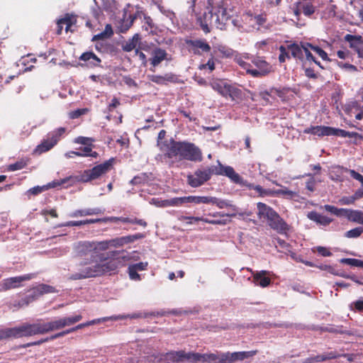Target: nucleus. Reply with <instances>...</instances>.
<instances>
[{"label":"nucleus","instance_id":"f257e3e1","mask_svg":"<svg viewBox=\"0 0 363 363\" xmlns=\"http://www.w3.org/2000/svg\"><path fill=\"white\" fill-rule=\"evenodd\" d=\"M99 241H84L78 244L76 252L80 258L88 257L86 260L79 262L82 267L79 272L69 276L70 280L84 279L101 276L106 273L115 271L118 267V262L114 259L108 261L109 257L118 255L120 251L101 252Z\"/></svg>","mask_w":363,"mask_h":363},{"label":"nucleus","instance_id":"f03ea898","mask_svg":"<svg viewBox=\"0 0 363 363\" xmlns=\"http://www.w3.org/2000/svg\"><path fill=\"white\" fill-rule=\"evenodd\" d=\"M165 158H178L179 160H186L191 162H201L203 159L201 150L194 143L176 141L171 138L161 147Z\"/></svg>","mask_w":363,"mask_h":363},{"label":"nucleus","instance_id":"7ed1b4c3","mask_svg":"<svg viewBox=\"0 0 363 363\" xmlns=\"http://www.w3.org/2000/svg\"><path fill=\"white\" fill-rule=\"evenodd\" d=\"M257 208L258 218L267 220L272 229L279 234H286L289 231V225L271 206L264 203L258 202Z\"/></svg>","mask_w":363,"mask_h":363},{"label":"nucleus","instance_id":"20e7f679","mask_svg":"<svg viewBox=\"0 0 363 363\" xmlns=\"http://www.w3.org/2000/svg\"><path fill=\"white\" fill-rule=\"evenodd\" d=\"M6 330L8 339L11 337L18 338L44 334L43 325L41 322H37L33 324L23 323L18 327L6 328Z\"/></svg>","mask_w":363,"mask_h":363},{"label":"nucleus","instance_id":"39448f33","mask_svg":"<svg viewBox=\"0 0 363 363\" xmlns=\"http://www.w3.org/2000/svg\"><path fill=\"white\" fill-rule=\"evenodd\" d=\"M212 89L225 98H230L232 101L240 99L242 91L237 86L228 84L223 80H215L211 83Z\"/></svg>","mask_w":363,"mask_h":363},{"label":"nucleus","instance_id":"423d86ee","mask_svg":"<svg viewBox=\"0 0 363 363\" xmlns=\"http://www.w3.org/2000/svg\"><path fill=\"white\" fill-rule=\"evenodd\" d=\"M114 160L115 159L112 157L105 161L104 163L94 166L90 169L84 170L81 174V181L83 182H89L99 179L112 169Z\"/></svg>","mask_w":363,"mask_h":363},{"label":"nucleus","instance_id":"0eeeda50","mask_svg":"<svg viewBox=\"0 0 363 363\" xmlns=\"http://www.w3.org/2000/svg\"><path fill=\"white\" fill-rule=\"evenodd\" d=\"M65 128H58L47 135V138L44 139L40 144H39L35 152L38 154L48 152L51 150L60 140V137L65 133Z\"/></svg>","mask_w":363,"mask_h":363},{"label":"nucleus","instance_id":"6e6552de","mask_svg":"<svg viewBox=\"0 0 363 363\" xmlns=\"http://www.w3.org/2000/svg\"><path fill=\"white\" fill-rule=\"evenodd\" d=\"M207 168L210 172L211 177L213 174L223 175L228 177L235 184H241L242 183V178L235 172L232 167L223 166L219 161L218 165Z\"/></svg>","mask_w":363,"mask_h":363},{"label":"nucleus","instance_id":"1a4fd4ad","mask_svg":"<svg viewBox=\"0 0 363 363\" xmlns=\"http://www.w3.org/2000/svg\"><path fill=\"white\" fill-rule=\"evenodd\" d=\"M212 10L215 16L214 26L218 29L225 30L231 18L230 11L224 6L223 2L214 6Z\"/></svg>","mask_w":363,"mask_h":363},{"label":"nucleus","instance_id":"9d476101","mask_svg":"<svg viewBox=\"0 0 363 363\" xmlns=\"http://www.w3.org/2000/svg\"><path fill=\"white\" fill-rule=\"evenodd\" d=\"M287 50L290 52L292 57L304 62L308 59H313V54L306 43L301 42L300 44L294 43L287 45Z\"/></svg>","mask_w":363,"mask_h":363},{"label":"nucleus","instance_id":"9b49d317","mask_svg":"<svg viewBox=\"0 0 363 363\" xmlns=\"http://www.w3.org/2000/svg\"><path fill=\"white\" fill-rule=\"evenodd\" d=\"M57 292V290L54 286L45 284H39L33 289L31 294L26 296L19 302V305L21 306H28L30 303L34 301L44 294H54Z\"/></svg>","mask_w":363,"mask_h":363},{"label":"nucleus","instance_id":"f8f14e48","mask_svg":"<svg viewBox=\"0 0 363 363\" xmlns=\"http://www.w3.org/2000/svg\"><path fill=\"white\" fill-rule=\"evenodd\" d=\"M210 172L208 168L204 169H198L193 174L187 175L188 184L194 188L202 186L206 182L211 179Z\"/></svg>","mask_w":363,"mask_h":363},{"label":"nucleus","instance_id":"ddd939ff","mask_svg":"<svg viewBox=\"0 0 363 363\" xmlns=\"http://www.w3.org/2000/svg\"><path fill=\"white\" fill-rule=\"evenodd\" d=\"M36 276L35 274H27L22 276L13 277L2 280L0 284L2 291H8L12 289L18 288L21 286V283L25 281H29Z\"/></svg>","mask_w":363,"mask_h":363},{"label":"nucleus","instance_id":"4468645a","mask_svg":"<svg viewBox=\"0 0 363 363\" xmlns=\"http://www.w3.org/2000/svg\"><path fill=\"white\" fill-rule=\"evenodd\" d=\"M185 43L189 52L196 55H201L203 52H209L211 50L210 45L205 39H186Z\"/></svg>","mask_w":363,"mask_h":363},{"label":"nucleus","instance_id":"2eb2a0df","mask_svg":"<svg viewBox=\"0 0 363 363\" xmlns=\"http://www.w3.org/2000/svg\"><path fill=\"white\" fill-rule=\"evenodd\" d=\"M257 353V350L225 352L221 363H235L237 361H243L245 359L252 357Z\"/></svg>","mask_w":363,"mask_h":363},{"label":"nucleus","instance_id":"dca6fc26","mask_svg":"<svg viewBox=\"0 0 363 363\" xmlns=\"http://www.w3.org/2000/svg\"><path fill=\"white\" fill-rule=\"evenodd\" d=\"M193 352H186L183 350L172 351L164 354V359L168 363H182L185 361L193 363Z\"/></svg>","mask_w":363,"mask_h":363},{"label":"nucleus","instance_id":"f3484780","mask_svg":"<svg viewBox=\"0 0 363 363\" xmlns=\"http://www.w3.org/2000/svg\"><path fill=\"white\" fill-rule=\"evenodd\" d=\"M186 203H194L196 204L199 203H211L215 204L219 208H222L224 206L225 202L220 201L216 197L213 196H186Z\"/></svg>","mask_w":363,"mask_h":363},{"label":"nucleus","instance_id":"a211bd4d","mask_svg":"<svg viewBox=\"0 0 363 363\" xmlns=\"http://www.w3.org/2000/svg\"><path fill=\"white\" fill-rule=\"evenodd\" d=\"M193 363L199 362L206 363H221V359L223 358V353H206L200 354L193 352Z\"/></svg>","mask_w":363,"mask_h":363},{"label":"nucleus","instance_id":"6ab92c4d","mask_svg":"<svg viewBox=\"0 0 363 363\" xmlns=\"http://www.w3.org/2000/svg\"><path fill=\"white\" fill-rule=\"evenodd\" d=\"M214 20L215 16L212 9L208 12L205 11L202 16H199L196 18L197 23L206 34L211 32L210 26H214Z\"/></svg>","mask_w":363,"mask_h":363},{"label":"nucleus","instance_id":"aec40b11","mask_svg":"<svg viewBox=\"0 0 363 363\" xmlns=\"http://www.w3.org/2000/svg\"><path fill=\"white\" fill-rule=\"evenodd\" d=\"M252 63L258 68L251 72V76L254 77H262L266 76L271 71V66L265 60L260 57L255 58Z\"/></svg>","mask_w":363,"mask_h":363},{"label":"nucleus","instance_id":"412c9836","mask_svg":"<svg viewBox=\"0 0 363 363\" xmlns=\"http://www.w3.org/2000/svg\"><path fill=\"white\" fill-rule=\"evenodd\" d=\"M80 61L84 62V65L89 68L100 67L101 60L93 52H85L79 57Z\"/></svg>","mask_w":363,"mask_h":363},{"label":"nucleus","instance_id":"4be33fe9","mask_svg":"<svg viewBox=\"0 0 363 363\" xmlns=\"http://www.w3.org/2000/svg\"><path fill=\"white\" fill-rule=\"evenodd\" d=\"M271 272L267 270L256 271L254 274L253 283L255 285L265 288L270 285L272 281L269 277Z\"/></svg>","mask_w":363,"mask_h":363},{"label":"nucleus","instance_id":"5701e85b","mask_svg":"<svg viewBox=\"0 0 363 363\" xmlns=\"http://www.w3.org/2000/svg\"><path fill=\"white\" fill-rule=\"evenodd\" d=\"M333 127L325 125L310 126L303 130L306 134H311L318 137L332 135Z\"/></svg>","mask_w":363,"mask_h":363},{"label":"nucleus","instance_id":"b1692460","mask_svg":"<svg viewBox=\"0 0 363 363\" xmlns=\"http://www.w3.org/2000/svg\"><path fill=\"white\" fill-rule=\"evenodd\" d=\"M136 18L135 15H127V12H124L123 18L118 22L117 30L119 33H125L133 26Z\"/></svg>","mask_w":363,"mask_h":363},{"label":"nucleus","instance_id":"393cba45","mask_svg":"<svg viewBox=\"0 0 363 363\" xmlns=\"http://www.w3.org/2000/svg\"><path fill=\"white\" fill-rule=\"evenodd\" d=\"M104 213V210L100 208H85L76 210L69 214L72 218L83 217L86 216L99 215Z\"/></svg>","mask_w":363,"mask_h":363},{"label":"nucleus","instance_id":"a878e982","mask_svg":"<svg viewBox=\"0 0 363 363\" xmlns=\"http://www.w3.org/2000/svg\"><path fill=\"white\" fill-rule=\"evenodd\" d=\"M152 57L150 59L151 65L156 67L160 65L164 60L166 59L167 52L160 48H156L152 52Z\"/></svg>","mask_w":363,"mask_h":363},{"label":"nucleus","instance_id":"bb28decb","mask_svg":"<svg viewBox=\"0 0 363 363\" xmlns=\"http://www.w3.org/2000/svg\"><path fill=\"white\" fill-rule=\"evenodd\" d=\"M307 217L310 220L315 221L317 223H319L320 225H322L324 226L328 225L333 221L332 218H330L328 216H323V215L317 213L316 211L309 212L307 215Z\"/></svg>","mask_w":363,"mask_h":363},{"label":"nucleus","instance_id":"cd10ccee","mask_svg":"<svg viewBox=\"0 0 363 363\" xmlns=\"http://www.w3.org/2000/svg\"><path fill=\"white\" fill-rule=\"evenodd\" d=\"M91 146V145H88L84 147H80L78 151H70L69 154H75V156L77 157H91L97 158L99 153L96 151H93Z\"/></svg>","mask_w":363,"mask_h":363},{"label":"nucleus","instance_id":"c85d7f7f","mask_svg":"<svg viewBox=\"0 0 363 363\" xmlns=\"http://www.w3.org/2000/svg\"><path fill=\"white\" fill-rule=\"evenodd\" d=\"M140 36L138 33H135L132 38L128 39L122 45V49L125 52H131L138 48Z\"/></svg>","mask_w":363,"mask_h":363},{"label":"nucleus","instance_id":"c756f323","mask_svg":"<svg viewBox=\"0 0 363 363\" xmlns=\"http://www.w3.org/2000/svg\"><path fill=\"white\" fill-rule=\"evenodd\" d=\"M345 218L350 221L363 225V211H362L347 209L345 211Z\"/></svg>","mask_w":363,"mask_h":363},{"label":"nucleus","instance_id":"7c9ffc66","mask_svg":"<svg viewBox=\"0 0 363 363\" xmlns=\"http://www.w3.org/2000/svg\"><path fill=\"white\" fill-rule=\"evenodd\" d=\"M340 168L345 172H349L350 176L353 179L360 182L361 186L356 190V196H363V176L354 169H348L347 167H341Z\"/></svg>","mask_w":363,"mask_h":363},{"label":"nucleus","instance_id":"2f4dec72","mask_svg":"<svg viewBox=\"0 0 363 363\" xmlns=\"http://www.w3.org/2000/svg\"><path fill=\"white\" fill-rule=\"evenodd\" d=\"M59 185H60V182L53 181L52 182L48 183L46 185L34 186L30 189L27 193L29 194H32L33 196H36L45 191H47L52 188H55Z\"/></svg>","mask_w":363,"mask_h":363},{"label":"nucleus","instance_id":"473e14b6","mask_svg":"<svg viewBox=\"0 0 363 363\" xmlns=\"http://www.w3.org/2000/svg\"><path fill=\"white\" fill-rule=\"evenodd\" d=\"M101 250L102 252L108 250L110 247H123L122 241L121 237L116 238L111 240H106L103 241H99Z\"/></svg>","mask_w":363,"mask_h":363},{"label":"nucleus","instance_id":"72a5a7b5","mask_svg":"<svg viewBox=\"0 0 363 363\" xmlns=\"http://www.w3.org/2000/svg\"><path fill=\"white\" fill-rule=\"evenodd\" d=\"M175 76L172 73L162 75H152L150 77V80L157 84H166L167 82H174Z\"/></svg>","mask_w":363,"mask_h":363},{"label":"nucleus","instance_id":"f704fd0d","mask_svg":"<svg viewBox=\"0 0 363 363\" xmlns=\"http://www.w3.org/2000/svg\"><path fill=\"white\" fill-rule=\"evenodd\" d=\"M44 334L50 331L60 330L64 328L62 318L55 320L50 322L43 323Z\"/></svg>","mask_w":363,"mask_h":363},{"label":"nucleus","instance_id":"c9c22d12","mask_svg":"<svg viewBox=\"0 0 363 363\" xmlns=\"http://www.w3.org/2000/svg\"><path fill=\"white\" fill-rule=\"evenodd\" d=\"M120 220L124 223H132L146 227L147 223L145 220L138 218H130L128 217H110V221H118Z\"/></svg>","mask_w":363,"mask_h":363},{"label":"nucleus","instance_id":"e433bc0d","mask_svg":"<svg viewBox=\"0 0 363 363\" xmlns=\"http://www.w3.org/2000/svg\"><path fill=\"white\" fill-rule=\"evenodd\" d=\"M346 354H340L336 351H331L329 352H325L321 354L315 355V361L316 362H324L328 360L337 359L341 356H345Z\"/></svg>","mask_w":363,"mask_h":363},{"label":"nucleus","instance_id":"4c0bfd02","mask_svg":"<svg viewBox=\"0 0 363 363\" xmlns=\"http://www.w3.org/2000/svg\"><path fill=\"white\" fill-rule=\"evenodd\" d=\"M179 220H189L187 222L188 224H191L193 221L197 222V221H203L206 223H211V224H219L220 223L218 220H208L207 218H204L203 217H194V216H182L179 218Z\"/></svg>","mask_w":363,"mask_h":363},{"label":"nucleus","instance_id":"58836bf2","mask_svg":"<svg viewBox=\"0 0 363 363\" xmlns=\"http://www.w3.org/2000/svg\"><path fill=\"white\" fill-rule=\"evenodd\" d=\"M306 45L309 48V50L311 52L313 50L320 57H321L322 60L328 62H330L331 60L329 58L327 52L324 51L321 48L313 45L312 44L309 43H306Z\"/></svg>","mask_w":363,"mask_h":363},{"label":"nucleus","instance_id":"ea45409f","mask_svg":"<svg viewBox=\"0 0 363 363\" xmlns=\"http://www.w3.org/2000/svg\"><path fill=\"white\" fill-rule=\"evenodd\" d=\"M149 182V176L147 173H141L135 176L130 182L132 185L145 184Z\"/></svg>","mask_w":363,"mask_h":363},{"label":"nucleus","instance_id":"a19ab883","mask_svg":"<svg viewBox=\"0 0 363 363\" xmlns=\"http://www.w3.org/2000/svg\"><path fill=\"white\" fill-rule=\"evenodd\" d=\"M28 162V159H21L15 163L9 164L7 169L11 172L22 169L27 166Z\"/></svg>","mask_w":363,"mask_h":363},{"label":"nucleus","instance_id":"79ce46f5","mask_svg":"<svg viewBox=\"0 0 363 363\" xmlns=\"http://www.w3.org/2000/svg\"><path fill=\"white\" fill-rule=\"evenodd\" d=\"M144 237H145L144 234L139 233H136L134 235L123 236V237H121V241H122V245L123 246L126 244L132 243V242H135V240L142 239Z\"/></svg>","mask_w":363,"mask_h":363},{"label":"nucleus","instance_id":"37998d69","mask_svg":"<svg viewBox=\"0 0 363 363\" xmlns=\"http://www.w3.org/2000/svg\"><path fill=\"white\" fill-rule=\"evenodd\" d=\"M64 328L66 326L72 325L82 319V315L79 314L71 317H63L61 318Z\"/></svg>","mask_w":363,"mask_h":363},{"label":"nucleus","instance_id":"c03bdc74","mask_svg":"<svg viewBox=\"0 0 363 363\" xmlns=\"http://www.w3.org/2000/svg\"><path fill=\"white\" fill-rule=\"evenodd\" d=\"M311 1V0L304 2L302 4V11L303 14L308 17H310L315 11V7L313 5Z\"/></svg>","mask_w":363,"mask_h":363},{"label":"nucleus","instance_id":"a18cd8bd","mask_svg":"<svg viewBox=\"0 0 363 363\" xmlns=\"http://www.w3.org/2000/svg\"><path fill=\"white\" fill-rule=\"evenodd\" d=\"M325 209L337 216H345V211H347V208H337L334 206L330 205H325Z\"/></svg>","mask_w":363,"mask_h":363},{"label":"nucleus","instance_id":"49530a36","mask_svg":"<svg viewBox=\"0 0 363 363\" xmlns=\"http://www.w3.org/2000/svg\"><path fill=\"white\" fill-rule=\"evenodd\" d=\"M290 91L291 89L289 87H273L271 89V93L276 94L279 98L282 99H285Z\"/></svg>","mask_w":363,"mask_h":363},{"label":"nucleus","instance_id":"de8ad7c7","mask_svg":"<svg viewBox=\"0 0 363 363\" xmlns=\"http://www.w3.org/2000/svg\"><path fill=\"white\" fill-rule=\"evenodd\" d=\"M363 233L362 227H357L351 229L345 233V236L348 238H356L359 237Z\"/></svg>","mask_w":363,"mask_h":363},{"label":"nucleus","instance_id":"09e8293b","mask_svg":"<svg viewBox=\"0 0 363 363\" xmlns=\"http://www.w3.org/2000/svg\"><path fill=\"white\" fill-rule=\"evenodd\" d=\"M341 263L347 264L350 266L362 267H363V261L358 259L354 258H343L341 259Z\"/></svg>","mask_w":363,"mask_h":363},{"label":"nucleus","instance_id":"8fccbe9b","mask_svg":"<svg viewBox=\"0 0 363 363\" xmlns=\"http://www.w3.org/2000/svg\"><path fill=\"white\" fill-rule=\"evenodd\" d=\"M280 51V55L279 56V60L281 63H283L286 61V59H290L291 56L289 55V50H287V48L284 47V45H281L279 48Z\"/></svg>","mask_w":363,"mask_h":363},{"label":"nucleus","instance_id":"3c124183","mask_svg":"<svg viewBox=\"0 0 363 363\" xmlns=\"http://www.w3.org/2000/svg\"><path fill=\"white\" fill-rule=\"evenodd\" d=\"M186 196L183 197H175L170 199L169 201V206H179L183 203H186Z\"/></svg>","mask_w":363,"mask_h":363},{"label":"nucleus","instance_id":"603ef678","mask_svg":"<svg viewBox=\"0 0 363 363\" xmlns=\"http://www.w3.org/2000/svg\"><path fill=\"white\" fill-rule=\"evenodd\" d=\"M88 112L87 108H78L77 110L70 111L69 113V117L72 119L78 118L82 115H84Z\"/></svg>","mask_w":363,"mask_h":363},{"label":"nucleus","instance_id":"864d4df0","mask_svg":"<svg viewBox=\"0 0 363 363\" xmlns=\"http://www.w3.org/2000/svg\"><path fill=\"white\" fill-rule=\"evenodd\" d=\"M362 198H363V196H356V191H355L352 196L343 197L342 199V201L343 204L350 205V204L354 203L356 200L360 199Z\"/></svg>","mask_w":363,"mask_h":363},{"label":"nucleus","instance_id":"5fc2aeb1","mask_svg":"<svg viewBox=\"0 0 363 363\" xmlns=\"http://www.w3.org/2000/svg\"><path fill=\"white\" fill-rule=\"evenodd\" d=\"M73 23H74V22H73L72 18L68 16L58 20V24L65 25V26H66L65 30L67 32L69 30V28L73 25Z\"/></svg>","mask_w":363,"mask_h":363},{"label":"nucleus","instance_id":"6e6d98bb","mask_svg":"<svg viewBox=\"0 0 363 363\" xmlns=\"http://www.w3.org/2000/svg\"><path fill=\"white\" fill-rule=\"evenodd\" d=\"M101 8L106 11H112L114 5V0H100Z\"/></svg>","mask_w":363,"mask_h":363},{"label":"nucleus","instance_id":"4d7b16f0","mask_svg":"<svg viewBox=\"0 0 363 363\" xmlns=\"http://www.w3.org/2000/svg\"><path fill=\"white\" fill-rule=\"evenodd\" d=\"M84 225V220H70L65 223L60 224V227H74V226H82Z\"/></svg>","mask_w":363,"mask_h":363},{"label":"nucleus","instance_id":"13d9d810","mask_svg":"<svg viewBox=\"0 0 363 363\" xmlns=\"http://www.w3.org/2000/svg\"><path fill=\"white\" fill-rule=\"evenodd\" d=\"M100 322H101V319L92 320L88 321L86 323H80V324L77 325V326L74 327L73 329H74V331H76V330L82 329L84 327L94 325V324L99 323Z\"/></svg>","mask_w":363,"mask_h":363},{"label":"nucleus","instance_id":"bf43d9fd","mask_svg":"<svg viewBox=\"0 0 363 363\" xmlns=\"http://www.w3.org/2000/svg\"><path fill=\"white\" fill-rule=\"evenodd\" d=\"M352 308L359 313L363 312V300H357L351 304Z\"/></svg>","mask_w":363,"mask_h":363},{"label":"nucleus","instance_id":"052dcab7","mask_svg":"<svg viewBox=\"0 0 363 363\" xmlns=\"http://www.w3.org/2000/svg\"><path fill=\"white\" fill-rule=\"evenodd\" d=\"M128 274L130 279L135 281L140 280V276L138 273V271L133 268L130 265L128 267Z\"/></svg>","mask_w":363,"mask_h":363},{"label":"nucleus","instance_id":"680f3d73","mask_svg":"<svg viewBox=\"0 0 363 363\" xmlns=\"http://www.w3.org/2000/svg\"><path fill=\"white\" fill-rule=\"evenodd\" d=\"M332 135L340 136L342 138H346L349 135V131H346L340 128H332Z\"/></svg>","mask_w":363,"mask_h":363},{"label":"nucleus","instance_id":"e2e57ef3","mask_svg":"<svg viewBox=\"0 0 363 363\" xmlns=\"http://www.w3.org/2000/svg\"><path fill=\"white\" fill-rule=\"evenodd\" d=\"M165 136H166V131L164 130H161L159 132L158 136H157V146L160 147V150H161V147L163 145L164 143L169 142V140L162 141V140L165 138Z\"/></svg>","mask_w":363,"mask_h":363},{"label":"nucleus","instance_id":"0e129e2a","mask_svg":"<svg viewBox=\"0 0 363 363\" xmlns=\"http://www.w3.org/2000/svg\"><path fill=\"white\" fill-rule=\"evenodd\" d=\"M239 65L244 69L246 70V72L251 75V72L254 71L253 69H251V65L242 60H239L238 61Z\"/></svg>","mask_w":363,"mask_h":363},{"label":"nucleus","instance_id":"69168bd1","mask_svg":"<svg viewBox=\"0 0 363 363\" xmlns=\"http://www.w3.org/2000/svg\"><path fill=\"white\" fill-rule=\"evenodd\" d=\"M337 66L342 69H347L351 72H356L357 70L356 66L350 64V63H344L342 62H338Z\"/></svg>","mask_w":363,"mask_h":363},{"label":"nucleus","instance_id":"338daca9","mask_svg":"<svg viewBox=\"0 0 363 363\" xmlns=\"http://www.w3.org/2000/svg\"><path fill=\"white\" fill-rule=\"evenodd\" d=\"M275 194L277 195L286 196L291 198L296 195V192L288 189H279L275 191Z\"/></svg>","mask_w":363,"mask_h":363},{"label":"nucleus","instance_id":"774afa93","mask_svg":"<svg viewBox=\"0 0 363 363\" xmlns=\"http://www.w3.org/2000/svg\"><path fill=\"white\" fill-rule=\"evenodd\" d=\"M316 251L323 257H330L332 255L331 252L326 247L318 246L315 247Z\"/></svg>","mask_w":363,"mask_h":363}]
</instances>
